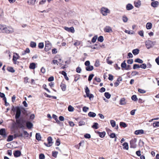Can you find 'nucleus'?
Listing matches in <instances>:
<instances>
[{"instance_id":"nucleus-1","label":"nucleus","mask_w":159,"mask_h":159,"mask_svg":"<svg viewBox=\"0 0 159 159\" xmlns=\"http://www.w3.org/2000/svg\"><path fill=\"white\" fill-rule=\"evenodd\" d=\"M13 32L14 30L12 28L10 27H7L6 25H4L1 32L7 34H11Z\"/></svg>"},{"instance_id":"nucleus-2","label":"nucleus","mask_w":159,"mask_h":159,"mask_svg":"<svg viewBox=\"0 0 159 159\" xmlns=\"http://www.w3.org/2000/svg\"><path fill=\"white\" fill-rule=\"evenodd\" d=\"M101 12L104 16H106L107 13H110V11L107 8L105 7H102L100 10Z\"/></svg>"},{"instance_id":"nucleus-3","label":"nucleus","mask_w":159,"mask_h":159,"mask_svg":"<svg viewBox=\"0 0 159 159\" xmlns=\"http://www.w3.org/2000/svg\"><path fill=\"white\" fill-rule=\"evenodd\" d=\"M137 139L135 138L132 139L130 141V148H135L136 147L137 145L136 143Z\"/></svg>"},{"instance_id":"nucleus-4","label":"nucleus","mask_w":159,"mask_h":159,"mask_svg":"<svg viewBox=\"0 0 159 159\" xmlns=\"http://www.w3.org/2000/svg\"><path fill=\"white\" fill-rule=\"evenodd\" d=\"M48 143H44V144L48 147H50L52 145L53 143L52 142V139L51 137H49L47 139Z\"/></svg>"},{"instance_id":"nucleus-5","label":"nucleus","mask_w":159,"mask_h":159,"mask_svg":"<svg viewBox=\"0 0 159 159\" xmlns=\"http://www.w3.org/2000/svg\"><path fill=\"white\" fill-rule=\"evenodd\" d=\"M85 92L86 93L87 96L90 99V98H93V96L92 94H90V91L89 88L86 87L85 88Z\"/></svg>"},{"instance_id":"nucleus-6","label":"nucleus","mask_w":159,"mask_h":159,"mask_svg":"<svg viewBox=\"0 0 159 159\" xmlns=\"http://www.w3.org/2000/svg\"><path fill=\"white\" fill-rule=\"evenodd\" d=\"M51 44L49 41L46 42L44 50L45 51L47 52L51 49Z\"/></svg>"},{"instance_id":"nucleus-7","label":"nucleus","mask_w":159,"mask_h":159,"mask_svg":"<svg viewBox=\"0 0 159 159\" xmlns=\"http://www.w3.org/2000/svg\"><path fill=\"white\" fill-rule=\"evenodd\" d=\"M146 46L147 48L149 49L152 47L153 46V43L151 40H148L145 42Z\"/></svg>"},{"instance_id":"nucleus-8","label":"nucleus","mask_w":159,"mask_h":159,"mask_svg":"<svg viewBox=\"0 0 159 159\" xmlns=\"http://www.w3.org/2000/svg\"><path fill=\"white\" fill-rule=\"evenodd\" d=\"M64 29L66 31L69 32H70L72 33H74L75 32V30L73 27H71L70 28L67 27H64Z\"/></svg>"},{"instance_id":"nucleus-9","label":"nucleus","mask_w":159,"mask_h":159,"mask_svg":"<svg viewBox=\"0 0 159 159\" xmlns=\"http://www.w3.org/2000/svg\"><path fill=\"white\" fill-rule=\"evenodd\" d=\"M95 132L101 138H103L106 134V133L105 131L101 132L98 131H95Z\"/></svg>"},{"instance_id":"nucleus-10","label":"nucleus","mask_w":159,"mask_h":159,"mask_svg":"<svg viewBox=\"0 0 159 159\" xmlns=\"http://www.w3.org/2000/svg\"><path fill=\"white\" fill-rule=\"evenodd\" d=\"M0 134L4 138L7 136L5 129H2L0 130Z\"/></svg>"},{"instance_id":"nucleus-11","label":"nucleus","mask_w":159,"mask_h":159,"mask_svg":"<svg viewBox=\"0 0 159 159\" xmlns=\"http://www.w3.org/2000/svg\"><path fill=\"white\" fill-rule=\"evenodd\" d=\"M104 30L105 32L110 33L112 32L111 28L109 26H106L104 28Z\"/></svg>"},{"instance_id":"nucleus-12","label":"nucleus","mask_w":159,"mask_h":159,"mask_svg":"<svg viewBox=\"0 0 159 159\" xmlns=\"http://www.w3.org/2000/svg\"><path fill=\"white\" fill-rule=\"evenodd\" d=\"M21 114L20 110L19 108H18L16 109V118L17 119L19 118Z\"/></svg>"},{"instance_id":"nucleus-13","label":"nucleus","mask_w":159,"mask_h":159,"mask_svg":"<svg viewBox=\"0 0 159 159\" xmlns=\"http://www.w3.org/2000/svg\"><path fill=\"white\" fill-rule=\"evenodd\" d=\"M159 5V2L158 1L152 2L151 3V6L153 7H157Z\"/></svg>"},{"instance_id":"nucleus-14","label":"nucleus","mask_w":159,"mask_h":159,"mask_svg":"<svg viewBox=\"0 0 159 159\" xmlns=\"http://www.w3.org/2000/svg\"><path fill=\"white\" fill-rule=\"evenodd\" d=\"M144 131L143 129L136 130L134 132V134L136 135L142 134H143Z\"/></svg>"},{"instance_id":"nucleus-15","label":"nucleus","mask_w":159,"mask_h":159,"mask_svg":"<svg viewBox=\"0 0 159 159\" xmlns=\"http://www.w3.org/2000/svg\"><path fill=\"white\" fill-rule=\"evenodd\" d=\"M36 0H28L27 2L30 5H34Z\"/></svg>"},{"instance_id":"nucleus-16","label":"nucleus","mask_w":159,"mask_h":159,"mask_svg":"<svg viewBox=\"0 0 159 159\" xmlns=\"http://www.w3.org/2000/svg\"><path fill=\"white\" fill-rule=\"evenodd\" d=\"M14 156L16 157H19L21 155V152L19 150L16 151L14 153Z\"/></svg>"},{"instance_id":"nucleus-17","label":"nucleus","mask_w":159,"mask_h":159,"mask_svg":"<svg viewBox=\"0 0 159 159\" xmlns=\"http://www.w3.org/2000/svg\"><path fill=\"white\" fill-rule=\"evenodd\" d=\"M134 8L133 6L130 4H128L126 6V9L127 10H130Z\"/></svg>"},{"instance_id":"nucleus-18","label":"nucleus","mask_w":159,"mask_h":159,"mask_svg":"<svg viewBox=\"0 0 159 159\" xmlns=\"http://www.w3.org/2000/svg\"><path fill=\"white\" fill-rule=\"evenodd\" d=\"M20 58V57L18 55V54L16 53H14V55L13 56V60H15V59L17 60L18 59H19Z\"/></svg>"},{"instance_id":"nucleus-19","label":"nucleus","mask_w":159,"mask_h":159,"mask_svg":"<svg viewBox=\"0 0 159 159\" xmlns=\"http://www.w3.org/2000/svg\"><path fill=\"white\" fill-rule=\"evenodd\" d=\"M141 4V2L140 1L134 2V6L136 7H139L140 6Z\"/></svg>"},{"instance_id":"nucleus-20","label":"nucleus","mask_w":159,"mask_h":159,"mask_svg":"<svg viewBox=\"0 0 159 159\" xmlns=\"http://www.w3.org/2000/svg\"><path fill=\"white\" fill-rule=\"evenodd\" d=\"M122 145L124 146L123 148L125 149L128 150L129 149L128 144L127 142L124 143Z\"/></svg>"},{"instance_id":"nucleus-21","label":"nucleus","mask_w":159,"mask_h":159,"mask_svg":"<svg viewBox=\"0 0 159 159\" xmlns=\"http://www.w3.org/2000/svg\"><path fill=\"white\" fill-rule=\"evenodd\" d=\"M26 125L28 129H30L32 127L33 125V124L30 122L28 121L26 123Z\"/></svg>"},{"instance_id":"nucleus-22","label":"nucleus","mask_w":159,"mask_h":159,"mask_svg":"<svg viewBox=\"0 0 159 159\" xmlns=\"http://www.w3.org/2000/svg\"><path fill=\"white\" fill-rule=\"evenodd\" d=\"M88 116L90 117H94L96 116V114L93 112L90 111L88 113Z\"/></svg>"},{"instance_id":"nucleus-23","label":"nucleus","mask_w":159,"mask_h":159,"mask_svg":"<svg viewBox=\"0 0 159 159\" xmlns=\"http://www.w3.org/2000/svg\"><path fill=\"white\" fill-rule=\"evenodd\" d=\"M61 74L62 75H64V77L65 78V79L66 80H69V79L68 77L67 76V74L64 71H62L61 72Z\"/></svg>"},{"instance_id":"nucleus-24","label":"nucleus","mask_w":159,"mask_h":159,"mask_svg":"<svg viewBox=\"0 0 159 159\" xmlns=\"http://www.w3.org/2000/svg\"><path fill=\"white\" fill-rule=\"evenodd\" d=\"M139 50L138 49H136L132 50V53L134 55H136L139 53Z\"/></svg>"},{"instance_id":"nucleus-25","label":"nucleus","mask_w":159,"mask_h":159,"mask_svg":"<svg viewBox=\"0 0 159 159\" xmlns=\"http://www.w3.org/2000/svg\"><path fill=\"white\" fill-rule=\"evenodd\" d=\"M121 66L122 70H123L124 69H125L126 66V64L125 63V61H124L121 64Z\"/></svg>"},{"instance_id":"nucleus-26","label":"nucleus","mask_w":159,"mask_h":159,"mask_svg":"<svg viewBox=\"0 0 159 159\" xmlns=\"http://www.w3.org/2000/svg\"><path fill=\"white\" fill-rule=\"evenodd\" d=\"M36 139L38 140H40L41 139V137L40 134L39 133H37L35 135Z\"/></svg>"},{"instance_id":"nucleus-27","label":"nucleus","mask_w":159,"mask_h":159,"mask_svg":"<svg viewBox=\"0 0 159 159\" xmlns=\"http://www.w3.org/2000/svg\"><path fill=\"white\" fill-rule=\"evenodd\" d=\"M98 124L96 122H94L93 123V125L92 126V127L95 129H98Z\"/></svg>"},{"instance_id":"nucleus-28","label":"nucleus","mask_w":159,"mask_h":159,"mask_svg":"<svg viewBox=\"0 0 159 159\" xmlns=\"http://www.w3.org/2000/svg\"><path fill=\"white\" fill-rule=\"evenodd\" d=\"M93 67L92 66H87L86 68V70L87 71H91L93 70Z\"/></svg>"},{"instance_id":"nucleus-29","label":"nucleus","mask_w":159,"mask_h":159,"mask_svg":"<svg viewBox=\"0 0 159 159\" xmlns=\"http://www.w3.org/2000/svg\"><path fill=\"white\" fill-rule=\"evenodd\" d=\"M36 65L34 63H32L30 64L29 67L30 69H34L35 68Z\"/></svg>"},{"instance_id":"nucleus-30","label":"nucleus","mask_w":159,"mask_h":159,"mask_svg":"<svg viewBox=\"0 0 159 159\" xmlns=\"http://www.w3.org/2000/svg\"><path fill=\"white\" fill-rule=\"evenodd\" d=\"M68 110L69 112H73L74 110V108L71 105H69L68 107Z\"/></svg>"},{"instance_id":"nucleus-31","label":"nucleus","mask_w":159,"mask_h":159,"mask_svg":"<svg viewBox=\"0 0 159 159\" xmlns=\"http://www.w3.org/2000/svg\"><path fill=\"white\" fill-rule=\"evenodd\" d=\"M152 27V24L151 23H148L146 25V28L147 29H150Z\"/></svg>"},{"instance_id":"nucleus-32","label":"nucleus","mask_w":159,"mask_h":159,"mask_svg":"<svg viewBox=\"0 0 159 159\" xmlns=\"http://www.w3.org/2000/svg\"><path fill=\"white\" fill-rule=\"evenodd\" d=\"M7 70L8 71L12 73H13L15 71V70L13 68L11 67H8L7 68Z\"/></svg>"},{"instance_id":"nucleus-33","label":"nucleus","mask_w":159,"mask_h":159,"mask_svg":"<svg viewBox=\"0 0 159 159\" xmlns=\"http://www.w3.org/2000/svg\"><path fill=\"white\" fill-rule=\"evenodd\" d=\"M36 46V43L35 42L31 41L30 43V46L33 48H35Z\"/></svg>"},{"instance_id":"nucleus-34","label":"nucleus","mask_w":159,"mask_h":159,"mask_svg":"<svg viewBox=\"0 0 159 159\" xmlns=\"http://www.w3.org/2000/svg\"><path fill=\"white\" fill-rule=\"evenodd\" d=\"M120 125L121 127L123 128H125L127 126V124L125 122H120Z\"/></svg>"},{"instance_id":"nucleus-35","label":"nucleus","mask_w":159,"mask_h":159,"mask_svg":"<svg viewBox=\"0 0 159 159\" xmlns=\"http://www.w3.org/2000/svg\"><path fill=\"white\" fill-rule=\"evenodd\" d=\"M13 139V135H10L8 137L7 141L8 142H10L12 141Z\"/></svg>"},{"instance_id":"nucleus-36","label":"nucleus","mask_w":159,"mask_h":159,"mask_svg":"<svg viewBox=\"0 0 159 159\" xmlns=\"http://www.w3.org/2000/svg\"><path fill=\"white\" fill-rule=\"evenodd\" d=\"M134 61L135 62H137L139 63H142L143 62V61L142 60L139 58L135 59Z\"/></svg>"},{"instance_id":"nucleus-37","label":"nucleus","mask_w":159,"mask_h":159,"mask_svg":"<svg viewBox=\"0 0 159 159\" xmlns=\"http://www.w3.org/2000/svg\"><path fill=\"white\" fill-rule=\"evenodd\" d=\"M153 126L154 127H159V121L154 122L153 124Z\"/></svg>"},{"instance_id":"nucleus-38","label":"nucleus","mask_w":159,"mask_h":159,"mask_svg":"<svg viewBox=\"0 0 159 159\" xmlns=\"http://www.w3.org/2000/svg\"><path fill=\"white\" fill-rule=\"evenodd\" d=\"M60 87L61 88V89L63 91H65L66 90V84H62Z\"/></svg>"},{"instance_id":"nucleus-39","label":"nucleus","mask_w":159,"mask_h":159,"mask_svg":"<svg viewBox=\"0 0 159 159\" xmlns=\"http://www.w3.org/2000/svg\"><path fill=\"white\" fill-rule=\"evenodd\" d=\"M110 123L113 127H115L116 125V122L113 120H111L110 121Z\"/></svg>"},{"instance_id":"nucleus-40","label":"nucleus","mask_w":159,"mask_h":159,"mask_svg":"<svg viewBox=\"0 0 159 159\" xmlns=\"http://www.w3.org/2000/svg\"><path fill=\"white\" fill-rule=\"evenodd\" d=\"M105 96L107 99H109L110 98L111 95V94L108 92H106L104 93Z\"/></svg>"},{"instance_id":"nucleus-41","label":"nucleus","mask_w":159,"mask_h":159,"mask_svg":"<svg viewBox=\"0 0 159 159\" xmlns=\"http://www.w3.org/2000/svg\"><path fill=\"white\" fill-rule=\"evenodd\" d=\"M30 52V50L28 48H27L22 53V54L23 55H24L26 53H29Z\"/></svg>"},{"instance_id":"nucleus-42","label":"nucleus","mask_w":159,"mask_h":159,"mask_svg":"<svg viewBox=\"0 0 159 159\" xmlns=\"http://www.w3.org/2000/svg\"><path fill=\"white\" fill-rule=\"evenodd\" d=\"M52 117H53V118L55 119V120L56 121V122H57V123L58 124H59V121L57 119V116H56V115L53 114V115Z\"/></svg>"},{"instance_id":"nucleus-43","label":"nucleus","mask_w":159,"mask_h":159,"mask_svg":"<svg viewBox=\"0 0 159 159\" xmlns=\"http://www.w3.org/2000/svg\"><path fill=\"white\" fill-rule=\"evenodd\" d=\"M39 48L40 49H42L44 47V44L43 43L41 42L39 43L38 44Z\"/></svg>"},{"instance_id":"nucleus-44","label":"nucleus","mask_w":159,"mask_h":159,"mask_svg":"<svg viewBox=\"0 0 159 159\" xmlns=\"http://www.w3.org/2000/svg\"><path fill=\"white\" fill-rule=\"evenodd\" d=\"M144 144V142L141 140H140L139 142V145L140 147H142Z\"/></svg>"},{"instance_id":"nucleus-45","label":"nucleus","mask_w":159,"mask_h":159,"mask_svg":"<svg viewBox=\"0 0 159 159\" xmlns=\"http://www.w3.org/2000/svg\"><path fill=\"white\" fill-rule=\"evenodd\" d=\"M140 68V66L137 64H134V65L133 69H138Z\"/></svg>"},{"instance_id":"nucleus-46","label":"nucleus","mask_w":159,"mask_h":159,"mask_svg":"<svg viewBox=\"0 0 159 159\" xmlns=\"http://www.w3.org/2000/svg\"><path fill=\"white\" fill-rule=\"evenodd\" d=\"M58 153V152H57L53 151L52 153V154L53 157L56 158L57 157Z\"/></svg>"},{"instance_id":"nucleus-47","label":"nucleus","mask_w":159,"mask_h":159,"mask_svg":"<svg viewBox=\"0 0 159 159\" xmlns=\"http://www.w3.org/2000/svg\"><path fill=\"white\" fill-rule=\"evenodd\" d=\"M109 136L111 138H114L116 137L115 134L112 133H111Z\"/></svg>"},{"instance_id":"nucleus-48","label":"nucleus","mask_w":159,"mask_h":159,"mask_svg":"<svg viewBox=\"0 0 159 159\" xmlns=\"http://www.w3.org/2000/svg\"><path fill=\"white\" fill-rule=\"evenodd\" d=\"M103 40L104 39L103 37L102 36H101L98 37V41L102 42L103 41Z\"/></svg>"},{"instance_id":"nucleus-49","label":"nucleus","mask_w":159,"mask_h":159,"mask_svg":"<svg viewBox=\"0 0 159 159\" xmlns=\"http://www.w3.org/2000/svg\"><path fill=\"white\" fill-rule=\"evenodd\" d=\"M122 20L124 22H126L128 21V18L127 17L124 16L122 17Z\"/></svg>"},{"instance_id":"nucleus-50","label":"nucleus","mask_w":159,"mask_h":159,"mask_svg":"<svg viewBox=\"0 0 159 159\" xmlns=\"http://www.w3.org/2000/svg\"><path fill=\"white\" fill-rule=\"evenodd\" d=\"M97 39V36H94L92 39V42L93 43H95L96 40Z\"/></svg>"},{"instance_id":"nucleus-51","label":"nucleus","mask_w":159,"mask_h":159,"mask_svg":"<svg viewBox=\"0 0 159 159\" xmlns=\"http://www.w3.org/2000/svg\"><path fill=\"white\" fill-rule=\"evenodd\" d=\"M0 96L2 98H3V99H6V98L5 97V95L3 93H2L0 92Z\"/></svg>"},{"instance_id":"nucleus-52","label":"nucleus","mask_w":159,"mask_h":159,"mask_svg":"<svg viewBox=\"0 0 159 159\" xmlns=\"http://www.w3.org/2000/svg\"><path fill=\"white\" fill-rule=\"evenodd\" d=\"M140 66V67L145 69L146 68V65L145 63H143L142 64H141Z\"/></svg>"},{"instance_id":"nucleus-53","label":"nucleus","mask_w":159,"mask_h":159,"mask_svg":"<svg viewBox=\"0 0 159 159\" xmlns=\"http://www.w3.org/2000/svg\"><path fill=\"white\" fill-rule=\"evenodd\" d=\"M84 137L86 139H90L91 138V135L89 134H86L84 135Z\"/></svg>"},{"instance_id":"nucleus-54","label":"nucleus","mask_w":159,"mask_h":159,"mask_svg":"<svg viewBox=\"0 0 159 159\" xmlns=\"http://www.w3.org/2000/svg\"><path fill=\"white\" fill-rule=\"evenodd\" d=\"M85 125V122L83 121H80L79 122V125L82 126Z\"/></svg>"},{"instance_id":"nucleus-55","label":"nucleus","mask_w":159,"mask_h":159,"mask_svg":"<svg viewBox=\"0 0 159 159\" xmlns=\"http://www.w3.org/2000/svg\"><path fill=\"white\" fill-rule=\"evenodd\" d=\"M94 75L93 74H92L90 75L89 77L88 78V80L89 81H90L92 79Z\"/></svg>"},{"instance_id":"nucleus-56","label":"nucleus","mask_w":159,"mask_h":159,"mask_svg":"<svg viewBox=\"0 0 159 159\" xmlns=\"http://www.w3.org/2000/svg\"><path fill=\"white\" fill-rule=\"evenodd\" d=\"M125 100H120V104L121 105H124L125 104L126 102Z\"/></svg>"},{"instance_id":"nucleus-57","label":"nucleus","mask_w":159,"mask_h":159,"mask_svg":"<svg viewBox=\"0 0 159 159\" xmlns=\"http://www.w3.org/2000/svg\"><path fill=\"white\" fill-rule=\"evenodd\" d=\"M89 109V107H84L83 108V111L84 112H86L88 111Z\"/></svg>"},{"instance_id":"nucleus-58","label":"nucleus","mask_w":159,"mask_h":159,"mask_svg":"<svg viewBox=\"0 0 159 159\" xmlns=\"http://www.w3.org/2000/svg\"><path fill=\"white\" fill-rule=\"evenodd\" d=\"M113 76L111 74L109 75L108 79L109 80L112 81L113 80Z\"/></svg>"},{"instance_id":"nucleus-59","label":"nucleus","mask_w":159,"mask_h":159,"mask_svg":"<svg viewBox=\"0 0 159 159\" xmlns=\"http://www.w3.org/2000/svg\"><path fill=\"white\" fill-rule=\"evenodd\" d=\"M94 65L96 67H98L99 66V61L98 60H97L96 61Z\"/></svg>"},{"instance_id":"nucleus-60","label":"nucleus","mask_w":159,"mask_h":159,"mask_svg":"<svg viewBox=\"0 0 159 159\" xmlns=\"http://www.w3.org/2000/svg\"><path fill=\"white\" fill-rule=\"evenodd\" d=\"M127 63L129 64H131L133 62V61L132 59H129L127 61Z\"/></svg>"},{"instance_id":"nucleus-61","label":"nucleus","mask_w":159,"mask_h":159,"mask_svg":"<svg viewBox=\"0 0 159 159\" xmlns=\"http://www.w3.org/2000/svg\"><path fill=\"white\" fill-rule=\"evenodd\" d=\"M39 158L40 159H44L45 158V156L43 154H41L39 155Z\"/></svg>"},{"instance_id":"nucleus-62","label":"nucleus","mask_w":159,"mask_h":159,"mask_svg":"<svg viewBox=\"0 0 159 159\" xmlns=\"http://www.w3.org/2000/svg\"><path fill=\"white\" fill-rule=\"evenodd\" d=\"M81 70V69L80 67H78L76 68V71L77 72L80 73Z\"/></svg>"},{"instance_id":"nucleus-63","label":"nucleus","mask_w":159,"mask_h":159,"mask_svg":"<svg viewBox=\"0 0 159 159\" xmlns=\"http://www.w3.org/2000/svg\"><path fill=\"white\" fill-rule=\"evenodd\" d=\"M139 74V72L136 71H133L132 72V75L133 76H135Z\"/></svg>"},{"instance_id":"nucleus-64","label":"nucleus","mask_w":159,"mask_h":159,"mask_svg":"<svg viewBox=\"0 0 159 159\" xmlns=\"http://www.w3.org/2000/svg\"><path fill=\"white\" fill-rule=\"evenodd\" d=\"M54 79L53 76H51L48 79V81L49 82H51L54 80Z\"/></svg>"}]
</instances>
